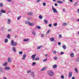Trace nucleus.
<instances>
[{
	"mask_svg": "<svg viewBox=\"0 0 79 79\" xmlns=\"http://www.w3.org/2000/svg\"><path fill=\"white\" fill-rule=\"evenodd\" d=\"M48 74L49 76L52 77L54 76V73L53 71L50 70H49L48 71Z\"/></svg>",
	"mask_w": 79,
	"mask_h": 79,
	"instance_id": "obj_1",
	"label": "nucleus"
},
{
	"mask_svg": "<svg viewBox=\"0 0 79 79\" xmlns=\"http://www.w3.org/2000/svg\"><path fill=\"white\" fill-rule=\"evenodd\" d=\"M17 44L18 43L16 42L14 43V41L13 40H11V45H13V46H16Z\"/></svg>",
	"mask_w": 79,
	"mask_h": 79,
	"instance_id": "obj_2",
	"label": "nucleus"
},
{
	"mask_svg": "<svg viewBox=\"0 0 79 79\" xmlns=\"http://www.w3.org/2000/svg\"><path fill=\"white\" fill-rule=\"evenodd\" d=\"M52 10H53V11L54 13H58V11L56 10V9L55 8V7H54L53 6H52Z\"/></svg>",
	"mask_w": 79,
	"mask_h": 79,
	"instance_id": "obj_3",
	"label": "nucleus"
},
{
	"mask_svg": "<svg viewBox=\"0 0 79 79\" xmlns=\"http://www.w3.org/2000/svg\"><path fill=\"white\" fill-rule=\"evenodd\" d=\"M2 13H6V11L3 10V9H2L0 11V16H1Z\"/></svg>",
	"mask_w": 79,
	"mask_h": 79,
	"instance_id": "obj_4",
	"label": "nucleus"
},
{
	"mask_svg": "<svg viewBox=\"0 0 79 79\" xmlns=\"http://www.w3.org/2000/svg\"><path fill=\"white\" fill-rule=\"evenodd\" d=\"M10 67H6L4 68V69L5 70H10Z\"/></svg>",
	"mask_w": 79,
	"mask_h": 79,
	"instance_id": "obj_5",
	"label": "nucleus"
},
{
	"mask_svg": "<svg viewBox=\"0 0 79 79\" xmlns=\"http://www.w3.org/2000/svg\"><path fill=\"white\" fill-rule=\"evenodd\" d=\"M73 75V73H72V72H69V77L71 78L72 77V76Z\"/></svg>",
	"mask_w": 79,
	"mask_h": 79,
	"instance_id": "obj_6",
	"label": "nucleus"
},
{
	"mask_svg": "<svg viewBox=\"0 0 79 79\" xmlns=\"http://www.w3.org/2000/svg\"><path fill=\"white\" fill-rule=\"evenodd\" d=\"M0 73H3V69L0 66Z\"/></svg>",
	"mask_w": 79,
	"mask_h": 79,
	"instance_id": "obj_7",
	"label": "nucleus"
},
{
	"mask_svg": "<svg viewBox=\"0 0 79 79\" xmlns=\"http://www.w3.org/2000/svg\"><path fill=\"white\" fill-rule=\"evenodd\" d=\"M26 57V54H24L23 55V57L22 58V60H25Z\"/></svg>",
	"mask_w": 79,
	"mask_h": 79,
	"instance_id": "obj_8",
	"label": "nucleus"
},
{
	"mask_svg": "<svg viewBox=\"0 0 79 79\" xmlns=\"http://www.w3.org/2000/svg\"><path fill=\"white\" fill-rule=\"evenodd\" d=\"M36 56V54H35L31 56V58H33V60H34L35 59V57Z\"/></svg>",
	"mask_w": 79,
	"mask_h": 79,
	"instance_id": "obj_9",
	"label": "nucleus"
},
{
	"mask_svg": "<svg viewBox=\"0 0 79 79\" xmlns=\"http://www.w3.org/2000/svg\"><path fill=\"white\" fill-rule=\"evenodd\" d=\"M7 61L8 63H11V59L10 58V57L8 58Z\"/></svg>",
	"mask_w": 79,
	"mask_h": 79,
	"instance_id": "obj_10",
	"label": "nucleus"
},
{
	"mask_svg": "<svg viewBox=\"0 0 79 79\" xmlns=\"http://www.w3.org/2000/svg\"><path fill=\"white\" fill-rule=\"evenodd\" d=\"M12 50L15 53L16 52V49H15V47H12Z\"/></svg>",
	"mask_w": 79,
	"mask_h": 79,
	"instance_id": "obj_11",
	"label": "nucleus"
},
{
	"mask_svg": "<svg viewBox=\"0 0 79 79\" xmlns=\"http://www.w3.org/2000/svg\"><path fill=\"white\" fill-rule=\"evenodd\" d=\"M34 25H35V23H30L29 26H33Z\"/></svg>",
	"mask_w": 79,
	"mask_h": 79,
	"instance_id": "obj_12",
	"label": "nucleus"
},
{
	"mask_svg": "<svg viewBox=\"0 0 79 79\" xmlns=\"http://www.w3.org/2000/svg\"><path fill=\"white\" fill-rule=\"evenodd\" d=\"M57 3H59L60 4H61V3H63V1H57Z\"/></svg>",
	"mask_w": 79,
	"mask_h": 79,
	"instance_id": "obj_13",
	"label": "nucleus"
},
{
	"mask_svg": "<svg viewBox=\"0 0 79 79\" xmlns=\"http://www.w3.org/2000/svg\"><path fill=\"white\" fill-rule=\"evenodd\" d=\"M10 23H11V20L10 19H8L7 20L8 24H10Z\"/></svg>",
	"mask_w": 79,
	"mask_h": 79,
	"instance_id": "obj_14",
	"label": "nucleus"
},
{
	"mask_svg": "<svg viewBox=\"0 0 79 79\" xmlns=\"http://www.w3.org/2000/svg\"><path fill=\"white\" fill-rule=\"evenodd\" d=\"M47 69V67H44L43 68H42L41 70V71H44L45 70V69Z\"/></svg>",
	"mask_w": 79,
	"mask_h": 79,
	"instance_id": "obj_15",
	"label": "nucleus"
},
{
	"mask_svg": "<svg viewBox=\"0 0 79 79\" xmlns=\"http://www.w3.org/2000/svg\"><path fill=\"white\" fill-rule=\"evenodd\" d=\"M29 40V39H25L23 40V42H27Z\"/></svg>",
	"mask_w": 79,
	"mask_h": 79,
	"instance_id": "obj_16",
	"label": "nucleus"
},
{
	"mask_svg": "<svg viewBox=\"0 0 79 79\" xmlns=\"http://www.w3.org/2000/svg\"><path fill=\"white\" fill-rule=\"evenodd\" d=\"M70 55L71 57L72 58H73V57H74V54L73 53L70 54Z\"/></svg>",
	"mask_w": 79,
	"mask_h": 79,
	"instance_id": "obj_17",
	"label": "nucleus"
},
{
	"mask_svg": "<svg viewBox=\"0 0 79 79\" xmlns=\"http://www.w3.org/2000/svg\"><path fill=\"white\" fill-rule=\"evenodd\" d=\"M28 15H33V13H32L31 12H29L28 13Z\"/></svg>",
	"mask_w": 79,
	"mask_h": 79,
	"instance_id": "obj_18",
	"label": "nucleus"
},
{
	"mask_svg": "<svg viewBox=\"0 0 79 79\" xmlns=\"http://www.w3.org/2000/svg\"><path fill=\"white\" fill-rule=\"evenodd\" d=\"M44 22L45 23V24H47L48 23V22L47 21L46 19L44 20Z\"/></svg>",
	"mask_w": 79,
	"mask_h": 79,
	"instance_id": "obj_19",
	"label": "nucleus"
},
{
	"mask_svg": "<svg viewBox=\"0 0 79 79\" xmlns=\"http://www.w3.org/2000/svg\"><path fill=\"white\" fill-rule=\"evenodd\" d=\"M62 47L64 49H66V45H64L62 46Z\"/></svg>",
	"mask_w": 79,
	"mask_h": 79,
	"instance_id": "obj_20",
	"label": "nucleus"
},
{
	"mask_svg": "<svg viewBox=\"0 0 79 79\" xmlns=\"http://www.w3.org/2000/svg\"><path fill=\"white\" fill-rule=\"evenodd\" d=\"M8 42V39H6L5 40L4 42L5 43H7Z\"/></svg>",
	"mask_w": 79,
	"mask_h": 79,
	"instance_id": "obj_21",
	"label": "nucleus"
},
{
	"mask_svg": "<svg viewBox=\"0 0 79 79\" xmlns=\"http://www.w3.org/2000/svg\"><path fill=\"white\" fill-rule=\"evenodd\" d=\"M36 27L37 29H41V27L39 26H36Z\"/></svg>",
	"mask_w": 79,
	"mask_h": 79,
	"instance_id": "obj_22",
	"label": "nucleus"
},
{
	"mask_svg": "<svg viewBox=\"0 0 79 79\" xmlns=\"http://www.w3.org/2000/svg\"><path fill=\"white\" fill-rule=\"evenodd\" d=\"M7 63H8V62H6L3 64V66H6V65H7Z\"/></svg>",
	"mask_w": 79,
	"mask_h": 79,
	"instance_id": "obj_23",
	"label": "nucleus"
},
{
	"mask_svg": "<svg viewBox=\"0 0 79 79\" xmlns=\"http://www.w3.org/2000/svg\"><path fill=\"white\" fill-rule=\"evenodd\" d=\"M41 47H42V46L38 47V48H37V49H38V50H39V49H40V48H41Z\"/></svg>",
	"mask_w": 79,
	"mask_h": 79,
	"instance_id": "obj_24",
	"label": "nucleus"
},
{
	"mask_svg": "<svg viewBox=\"0 0 79 79\" xmlns=\"http://www.w3.org/2000/svg\"><path fill=\"white\" fill-rule=\"evenodd\" d=\"M6 37L8 39H10V34H8Z\"/></svg>",
	"mask_w": 79,
	"mask_h": 79,
	"instance_id": "obj_25",
	"label": "nucleus"
},
{
	"mask_svg": "<svg viewBox=\"0 0 79 79\" xmlns=\"http://www.w3.org/2000/svg\"><path fill=\"white\" fill-rule=\"evenodd\" d=\"M32 34L33 35H35V34H36V33L34 31H32Z\"/></svg>",
	"mask_w": 79,
	"mask_h": 79,
	"instance_id": "obj_26",
	"label": "nucleus"
},
{
	"mask_svg": "<svg viewBox=\"0 0 79 79\" xmlns=\"http://www.w3.org/2000/svg\"><path fill=\"white\" fill-rule=\"evenodd\" d=\"M39 57H37L35 59V61H39Z\"/></svg>",
	"mask_w": 79,
	"mask_h": 79,
	"instance_id": "obj_27",
	"label": "nucleus"
},
{
	"mask_svg": "<svg viewBox=\"0 0 79 79\" xmlns=\"http://www.w3.org/2000/svg\"><path fill=\"white\" fill-rule=\"evenodd\" d=\"M75 71L77 73H78V71H77V68H75Z\"/></svg>",
	"mask_w": 79,
	"mask_h": 79,
	"instance_id": "obj_28",
	"label": "nucleus"
},
{
	"mask_svg": "<svg viewBox=\"0 0 79 79\" xmlns=\"http://www.w3.org/2000/svg\"><path fill=\"white\" fill-rule=\"evenodd\" d=\"M25 24H29H29H30V22L28 21V22H25Z\"/></svg>",
	"mask_w": 79,
	"mask_h": 79,
	"instance_id": "obj_29",
	"label": "nucleus"
},
{
	"mask_svg": "<svg viewBox=\"0 0 79 79\" xmlns=\"http://www.w3.org/2000/svg\"><path fill=\"white\" fill-rule=\"evenodd\" d=\"M47 61V58H46V59H44L43 60V61L44 62H45Z\"/></svg>",
	"mask_w": 79,
	"mask_h": 79,
	"instance_id": "obj_30",
	"label": "nucleus"
},
{
	"mask_svg": "<svg viewBox=\"0 0 79 79\" xmlns=\"http://www.w3.org/2000/svg\"><path fill=\"white\" fill-rule=\"evenodd\" d=\"M52 53H54V54H56V52L55 50H54L52 51Z\"/></svg>",
	"mask_w": 79,
	"mask_h": 79,
	"instance_id": "obj_31",
	"label": "nucleus"
},
{
	"mask_svg": "<svg viewBox=\"0 0 79 79\" xmlns=\"http://www.w3.org/2000/svg\"><path fill=\"white\" fill-rule=\"evenodd\" d=\"M57 67L56 65H54L53 67V68H56Z\"/></svg>",
	"mask_w": 79,
	"mask_h": 79,
	"instance_id": "obj_32",
	"label": "nucleus"
},
{
	"mask_svg": "<svg viewBox=\"0 0 79 79\" xmlns=\"http://www.w3.org/2000/svg\"><path fill=\"white\" fill-rule=\"evenodd\" d=\"M66 25H67V23H64L62 24V26H66Z\"/></svg>",
	"mask_w": 79,
	"mask_h": 79,
	"instance_id": "obj_33",
	"label": "nucleus"
},
{
	"mask_svg": "<svg viewBox=\"0 0 79 79\" xmlns=\"http://www.w3.org/2000/svg\"><path fill=\"white\" fill-rule=\"evenodd\" d=\"M50 40L52 41H53L54 40V39H53V38H52L50 39Z\"/></svg>",
	"mask_w": 79,
	"mask_h": 79,
	"instance_id": "obj_34",
	"label": "nucleus"
},
{
	"mask_svg": "<svg viewBox=\"0 0 79 79\" xmlns=\"http://www.w3.org/2000/svg\"><path fill=\"white\" fill-rule=\"evenodd\" d=\"M77 3H78V2L77 1V2H75L74 5V6H76V5H77Z\"/></svg>",
	"mask_w": 79,
	"mask_h": 79,
	"instance_id": "obj_35",
	"label": "nucleus"
},
{
	"mask_svg": "<svg viewBox=\"0 0 79 79\" xmlns=\"http://www.w3.org/2000/svg\"><path fill=\"white\" fill-rule=\"evenodd\" d=\"M19 55H22L23 54V52L22 51H20L19 52Z\"/></svg>",
	"mask_w": 79,
	"mask_h": 79,
	"instance_id": "obj_36",
	"label": "nucleus"
},
{
	"mask_svg": "<svg viewBox=\"0 0 79 79\" xmlns=\"http://www.w3.org/2000/svg\"><path fill=\"white\" fill-rule=\"evenodd\" d=\"M21 18V16H19L17 18V20H19Z\"/></svg>",
	"mask_w": 79,
	"mask_h": 79,
	"instance_id": "obj_37",
	"label": "nucleus"
},
{
	"mask_svg": "<svg viewBox=\"0 0 79 79\" xmlns=\"http://www.w3.org/2000/svg\"><path fill=\"white\" fill-rule=\"evenodd\" d=\"M35 64H36V63L35 62H33L32 63V66H34Z\"/></svg>",
	"mask_w": 79,
	"mask_h": 79,
	"instance_id": "obj_38",
	"label": "nucleus"
},
{
	"mask_svg": "<svg viewBox=\"0 0 79 79\" xmlns=\"http://www.w3.org/2000/svg\"><path fill=\"white\" fill-rule=\"evenodd\" d=\"M3 6V4L2 3H0V7H2Z\"/></svg>",
	"mask_w": 79,
	"mask_h": 79,
	"instance_id": "obj_39",
	"label": "nucleus"
},
{
	"mask_svg": "<svg viewBox=\"0 0 79 79\" xmlns=\"http://www.w3.org/2000/svg\"><path fill=\"white\" fill-rule=\"evenodd\" d=\"M39 18L40 19H42V15H40L39 16Z\"/></svg>",
	"mask_w": 79,
	"mask_h": 79,
	"instance_id": "obj_40",
	"label": "nucleus"
},
{
	"mask_svg": "<svg viewBox=\"0 0 79 79\" xmlns=\"http://www.w3.org/2000/svg\"><path fill=\"white\" fill-rule=\"evenodd\" d=\"M53 26H57V23H54Z\"/></svg>",
	"mask_w": 79,
	"mask_h": 79,
	"instance_id": "obj_41",
	"label": "nucleus"
},
{
	"mask_svg": "<svg viewBox=\"0 0 79 79\" xmlns=\"http://www.w3.org/2000/svg\"><path fill=\"white\" fill-rule=\"evenodd\" d=\"M57 59L58 57H54V59L55 60H56Z\"/></svg>",
	"mask_w": 79,
	"mask_h": 79,
	"instance_id": "obj_42",
	"label": "nucleus"
},
{
	"mask_svg": "<svg viewBox=\"0 0 79 79\" xmlns=\"http://www.w3.org/2000/svg\"><path fill=\"white\" fill-rule=\"evenodd\" d=\"M31 70H29L28 71H27V73H31Z\"/></svg>",
	"mask_w": 79,
	"mask_h": 79,
	"instance_id": "obj_43",
	"label": "nucleus"
},
{
	"mask_svg": "<svg viewBox=\"0 0 79 79\" xmlns=\"http://www.w3.org/2000/svg\"><path fill=\"white\" fill-rule=\"evenodd\" d=\"M44 34H42L41 35V37H44Z\"/></svg>",
	"mask_w": 79,
	"mask_h": 79,
	"instance_id": "obj_44",
	"label": "nucleus"
},
{
	"mask_svg": "<svg viewBox=\"0 0 79 79\" xmlns=\"http://www.w3.org/2000/svg\"><path fill=\"white\" fill-rule=\"evenodd\" d=\"M43 6H45V5H46V3L44 2L43 3Z\"/></svg>",
	"mask_w": 79,
	"mask_h": 79,
	"instance_id": "obj_45",
	"label": "nucleus"
},
{
	"mask_svg": "<svg viewBox=\"0 0 79 79\" xmlns=\"http://www.w3.org/2000/svg\"><path fill=\"white\" fill-rule=\"evenodd\" d=\"M61 79H63L64 78V76L63 75H62L61 76Z\"/></svg>",
	"mask_w": 79,
	"mask_h": 79,
	"instance_id": "obj_46",
	"label": "nucleus"
},
{
	"mask_svg": "<svg viewBox=\"0 0 79 79\" xmlns=\"http://www.w3.org/2000/svg\"><path fill=\"white\" fill-rule=\"evenodd\" d=\"M7 31L8 32H9V31L10 32V31H11V29H9Z\"/></svg>",
	"mask_w": 79,
	"mask_h": 79,
	"instance_id": "obj_47",
	"label": "nucleus"
},
{
	"mask_svg": "<svg viewBox=\"0 0 79 79\" xmlns=\"http://www.w3.org/2000/svg\"><path fill=\"white\" fill-rule=\"evenodd\" d=\"M77 13H79V9H77Z\"/></svg>",
	"mask_w": 79,
	"mask_h": 79,
	"instance_id": "obj_48",
	"label": "nucleus"
},
{
	"mask_svg": "<svg viewBox=\"0 0 79 79\" xmlns=\"http://www.w3.org/2000/svg\"><path fill=\"white\" fill-rule=\"evenodd\" d=\"M49 27H52V25L51 24H49Z\"/></svg>",
	"mask_w": 79,
	"mask_h": 79,
	"instance_id": "obj_49",
	"label": "nucleus"
},
{
	"mask_svg": "<svg viewBox=\"0 0 79 79\" xmlns=\"http://www.w3.org/2000/svg\"><path fill=\"white\" fill-rule=\"evenodd\" d=\"M34 74V72H32L31 73V75H32V74Z\"/></svg>",
	"mask_w": 79,
	"mask_h": 79,
	"instance_id": "obj_50",
	"label": "nucleus"
},
{
	"mask_svg": "<svg viewBox=\"0 0 79 79\" xmlns=\"http://www.w3.org/2000/svg\"><path fill=\"white\" fill-rule=\"evenodd\" d=\"M59 38H61V35H59Z\"/></svg>",
	"mask_w": 79,
	"mask_h": 79,
	"instance_id": "obj_51",
	"label": "nucleus"
},
{
	"mask_svg": "<svg viewBox=\"0 0 79 79\" xmlns=\"http://www.w3.org/2000/svg\"><path fill=\"white\" fill-rule=\"evenodd\" d=\"M61 55H63V54H64V52H61L60 53Z\"/></svg>",
	"mask_w": 79,
	"mask_h": 79,
	"instance_id": "obj_52",
	"label": "nucleus"
},
{
	"mask_svg": "<svg viewBox=\"0 0 79 79\" xmlns=\"http://www.w3.org/2000/svg\"><path fill=\"white\" fill-rule=\"evenodd\" d=\"M77 62H79V57L77 58Z\"/></svg>",
	"mask_w": 79,
	"mask_h": 79,
	"instance_id": "obj_53",
	"label": "nucleus"
},
{
	"mask_svg": "<svg viewBox=\"0 0 79 79\" xmlns=\"http://www.w3.org/2000/svg\"><path fill=\"white\" fill-rule=\"evenodd\" d=\"M54 5L56 6H57L58 5V4H57V3H55Z\"/></svg>",
	"mask_w": 79,
	"mask_h": 79,
	"instance_id": "obj_54",
	"label": "nucleus"
},
{
	"mask_svg": "<svg viewBox=\"0 0 79 79\" xmlns=\"http://www.w3.org/2000/svg\"><path fill=\"white\" fill-rule=\"evenodd\" d=\"M3 79H7V78L6 77H4Z\"/></svg>",
	"mask_w": 79,
	"mask_h": 79,
	"instance_id": "obj_55",
	"label": "nucleus"
},
{
	"mask_svg": "<svg viewBox=\"0 0 79 79\" xmlns=\"http://www.w3.org/2000/svg\"><path fill=\"white\" fill-rule=\"evenodd\" d=\"M40 0H38L37 2V3H39V2H40Z\"/></svg>",
	"mask_w": 79,
	"mask_h": 79,
	"instance_id": "obj_56",
	"label": "nucleus"
},
{
	"mask_svg": "<svg viewBox=\"0 0 79 79\" xmlns=\"http://www.w3.org/2000/svg\"><path fill=\"white\" fill-rule=\"evenodd\" d=\"M58 44L59 45H61V42H58Z\"/></svg>",
	"mask_w": 79,
	"mask_h": 79,
	"instance_id": "obj_57",
	"label": "nucleus"
},
{
	"mask_svg": "<svg viewBox=\"0 0 79 79\" xmlns=\"http://www.w3.org/2000/svg\"><path fill=\"white\" fill-rule=\"evenodd\" d=\"M49 32H50V30H48V31L47 32V34H48V33H49Z\"/></svg>",
	"mask_w": 79,
	"mask_h": 79,
	"instance_id": "obj_58",
	"label": "nucleus"
},
{
	"mask_svg": "<svg viewBox=\"0 0 79 79\" xmlns=\"http://www.w3.org/2000/svg\"><path fill=\"white\" fill-rule=\"evenodd\" d=\"M72 79H75V78L74 77H72Z\"/></svg>",
	"mask_w": 79,
	"mask_h": 79,
	"instance_id": "obj_59",
	"label": "nucleus"
},
{
	"mask_svg": "<svg viewBox=\"0 0 79 79\" xmlns=\"http://www.w3.org/2000/svg\"><path fill=\"white\" fill-rule=\"evenodd\" d=\"M70 2H73V0H70Z\"/></svg>",
	"mask_w": 79,
	"mask_h": 79,
	"instance_id": "obj_60",
	"label": "nucleus"
},
{
	"mask_svg": "<svg viewBox=\"0 0 79 79\" xmlns=\"http://www.w3.org/2000/svg\"><path fill=\"white\" fill-rule=\"evenodd\" d=\"M32 77H35V75H33Z\"/></svg>",
	"mask_w": 79,
	"mask_h": 79,
	"instance_id": "obj_61",
	"label": "nucleus"
},
{
	"mask_svg": "<svg viewBox=\"0 0 79 79\" xmlns=\"http://www.w3.org/2000/svg\"><path fill=\"white\" fill-rule=\"evenodd\" d=\"M7 1L8 2H11V1L10 0H7Z\"/></svg>",
	"mask_w": 79,
	"mask_h": 79,
	"instance_id": "obj_62",
	"label": "nucleus"
},
{
	"mask_svg": "<svg viewBox=\"0 0 79 79\" xmlns=\"http://www.w3.org/2000/svg\"><path fill=\"white\" fill-rule=\"evenodd\" d=\"M63 11L64 12L65 11V9H63Z\"/></svg>",
	"mask_w": 79,
	"mask_h": 79,
	"instance_id": "obj_63",
	"label": "nucleus"
},
{
	"mask_svg": "<svg viewBox=\"0 0 79 79\" xmlns=\"http://www.w3.org/2000/svg\"><path fill=\"white\" fill-rule=\"evenodd\" d=\"M77 21L79 22V19L76 20Z\"/></svg>",
	"mask_w": 79,
	"mask_h": 79,
	"instance_id": "obj_64",
	"label": "nucleus"
}]
</instances>
